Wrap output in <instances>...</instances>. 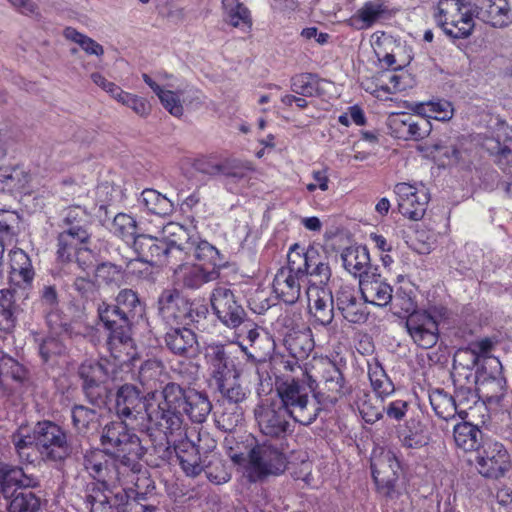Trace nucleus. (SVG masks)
Here are the masks:
<instances>
[{
  "mask_svg": "<svg viewBox=\"0 0 512 512\" xmlns=\"http://www.w3.org/2000/svg\"><path fill=\"white\" fill-rule=\"evenodd\" d=\"M212 409L207 395L175 382L162 390L149 391L145 396L131 384L121 386L116 394L115 411L124 421L147 420L164 433L167 444L170 436L184 434V415L192 422L202 423Z\"/></svg>",
  "mask_w": 512,
  "mask_h": 512,
  "instance_id": "f257e3e1",
  "label": "nucleus"
},
{
  "mask_svg": "<svg viewBox=\"0 0 512 512\" xmlns=\"http://www.w3.org/2000/svg\"><path fill=\"white\" fill-rule=\"evenodd\" d=\"M142 312V303L132 289H122L116 297V305L103 303L99 306V318L109 331L107 346L116 360L126 362L133 358L131 321Z\"/></svg>",
  "mask_w": 512,
  "mask_h": 512,
  "instance_id": "f03ea898",
  "label": "nucleus"
},
{
  "mask_svg": "<svg viewBox=\"0 0 512 512\" xmlns=\"http://www.w3.org/2000/svg\"><path fill=\"white\" fill-rule=\"evenodd\" d=\"M307 379H292L282 382L276 389L277 403H282L283 408L291 418L301 424L308 426L312 424L322 410L318 401L311 399L309 394L317 388L316 379L304 371Z\"/></svg>",
  "mask_w": 512,
  "mask_h": 512,
  "instance_id": "7ed1b4c3",
  "label": "nucleus"
},
{
  "mask_svg": "<svg viewBox=\"0 0 512 512\" xmlns=\"http://www.w3.org/2000/svg\"><path fill=\"white\" fill-rule=\"evenodd\" d=\"M100 440L106 452L119 458L122 466L129 469L131 474L141 471L140 459L146 450L138 435L128 428L124 420L105 425Z\"/></svg>",
  "mask_w": 512,
  "mask_h": 512,
  "instance_id": "20e7f679",
  "label": "nucleus"
},
{
  "mask_svg": "<svg viewBox=\"0 0 512 512\" xmlns=\"http://www.w3.org/2000/svg\"><path fill=\"white\" fill-rule=\"evenodd\" d=\"M288 464L289 459L282 446L263 441L256 443L248 452L243 473L251 483L262 482L283 474Z\"/></svg>",
  "mask_w": 512,
  "mask_h": 512,
  "instance_id": "39448f33",
  "label": "nucleus"
},
{
  "mask_svg": "<svg viewBox=\"0 0 512 512\" xmlns=\"http://www.w3.org/2000/svg\"><path fill=\"white\" fill-rule=\"evenodd\" d=\"M474 8L464 0H439L434 19L436 24L451 39L468 38L475 27Z\"/></svg>",
  "mask_w": 512,
  "mask_h": 512,
  "instance_id": "423d86ee",
  "label": "nucleus"
},
{
  "mask_svg": "<svg viewBox=\"0 0 512 512\" xmlns=\"http://www.w3.org/2000/svg\"><path fill=\"white\" fill-rule=\"evenodd\" d=\"M36 451L41 461L61 466L72 454L67 431L55 422L44 420L35 425Z\"/></svg>",
  "mask_w": 512,
  "mask_h": 512,
  "instance_id": "0eeeda50",
  "label": "nucleus"
},
{
  "mask_svg": "<svg viewBox=\"0 0 512 512\" xmlns=\"http://www.w3.org/2000/svg\"><path fill=\"white\" fill-rule=\"evenodd\" d=\"M166 232L177 237V245L181 250L178 262L193 259L200 262V265L217 270L224 264L225 259L215 246L196 233L190 234L182 225L170 223L166 226Z\"/></svg>",
  "mask_w": 512,
  "mask_h": 512,
  "instance_id": "6e6552de",
  "label": "nucleus"
},
{
  "mask_svg": "<svg viewBox=\"0 0 512 512\" xmlns=\"http://www.w3.org/2000/svg\"><path fill=\"white\" fill-rule=\"evenodd\" d=\"M91 233L82 231L75 233L63 230L57 235L56 256L61 263H75L82 271L90 270L95 263L92 250L88 247Z\"/></svg>",
  "mask_w": 512,
  "mask_h": 512,
  "instance_id": "1a4fd4ad",
  "label": "nucleus"
},
{
  "mask_svg": "<svg viewBox=\"0 0 512 512\" xmlns=\"http://www.w3.org/2000/svg\"><path fill=\"white\" fill-rule=\"evenodd\" d=\"M156 238L149 235H138L133 242V248L139 260L154 266H164L177 263L181 250L177 245V237Z\"/></svg>",
  "mask_w": 512,
  "mask_h": 512,
  "instance_id": "9d476101",
  "label": "nucleus"
},
{
  "mask_svg": "<svg viewBox=\"0 0 512 512\" xmlns=\"http://www.w3.org/2000/svg\"><path fill=\"white\" fill-rule=\"evenodd\" d=\"M446 308L431 307L428 310L411 313L405 322L413 342L423 348H432L439 338V320L446 316Z\"/></svg>",
  "mask_w": 512,
  "mask_h": 512,
  "instance_id": "9b49d317",
  "label": "nucleus"
},
{
  "mask_svg": "<svg viewBox=\"0 0 512 512\" xmlns=\"http://www.w3.org/2000/svg\"><path fill=\"white\" fill-rule=\"evenodd\" d=\"M83 466L86 472L97 482L90 485L108 487L120 483L131 473L125 469L121 460H116L106 452L96 449L84 454Z\"/></svg>",
  "mask_w": 512,
  "mask_h": 512,
  "instance_id": "f8f14e48",
  "label": "nucleus"
},
{
  "mask_svg": "<svg viewBox=\"0 0 512 512\" xmlns=\"http://www.w3.org/2000/svg\"><path fill=\"white\" fill-rule=\"evenodd\" d=\"M254 417L260 432L270 438L281 439L291 434L294 427L291 416L283 408L282 403L275 400H264L254 409Z\"/></svg>",
  "mask_w": 512,
  "mask_h": 512,
  "instance_id": "ddd939ff",
  "label": "nucleus"
},
{
  "mask_svg": "<svg viewBox=\"0 0 512 512\" xmlns=\"http://www.w3.org/2000/svg\"><path fill=\"white\" fill-rule=\"evenodd\" d=\"M469 461L480 475L490 479L503 477L510 467V455L504 445L491 439L484 440Z\"/></svg>",
  "mask_w": 512,
  "mask_h": 512,
  "instance_id": "4468645a",
  "label": "nucleus"
},
{
  "mask_svg": "<svg viewBox=\"0 0 512 512\" xmlns=\"http://www.w3.org/2000/svg\"><path fill=\"white\" fill-rule=\"evenodd\" d=\"M399 461L390 450L374 451L371 458V470L374 482L380 493L392 497L398 480Z\"/></svg>",
  "mask_w": 512,
  "mask_h": 512,
  "instance_id": "2eb2a0df",
  "label": "nucleus"
},
{
  "mask_svg": "<svg viewBox=\"0 0 512 512\" xmlns=\"http://www.w3.org/2000/svg\"><path fill=\"white\" fill-rule=\"evenodd\" d=\"M158 306L161 318L168 325H189L193 321L192 303L176 289L164 290Z\"/></svg>",
  "mask_w": 512,
  "mask_h": 512,
  "instance_id": "dca6fc26",
  "label": "nucleus"
},
{
  "mask_svg": "<svg viewBox=\"0 0 512 512\" xmlns=\"http://www.w3.org/2000/svg\"><path fill=\"white\" fill-rule=\"evenodd\" d=\"M211 306L220 322L228 328H237L245 321L246 312L238 304L230 288L225 286L214 288L211 295Z\"/></svg>",
  "mask_w": 512,
  "mask_h": 512,
  "instance_id": "f3484780",
  "label": "nucleus"
},
{
  "mask_svg": "<svg viewBox=\"0 0 512 512\" xmlns=\"http://www.w3.org/2000/svg\"><path fill=\"white\" fill-rule=\"evenodd\" d=\"M394 192L397 195L398 210L404 217L415 221L423 218L430 200L424 186L398 183Z\"/></svg>",
  "mask_w": 512,
  "mask_h": 512,
  "instance_id": "a211bd4d",
  "label": "nucleus"
},
{
  "mask_svg": "<svg viewBox=\"0 0 512 512\" xmlns=\"http://www.w3.org/2000/svg\"><path fill=\"white\" fill-rule=\"evenodd\" d=\"M390 134L401 140L419 141L431 132L430 121L422 116L409 113H392L387 120Z\"/></svg>",
  "mask_w": 512,
  "mask_h": 512,
  "instance_id": "6ab92c4d",
  "label": "nucleus"
},
{
  "mask_svg": "<svg viewBox=\"0 0 512 512\" xmlns=\"http://www.w3.org/2000/svg\"><path fill=\"white\" fill-rule=\"evenodd\" d=\"M205 361L208 367L211 380L216 387L220 384L240 378L241 372L236 367L234 361L230 358L223 344H209L205 348Z\"/></svg>",
  "mask_w": 512,
  "mask_h": 512,
  "instance_id": "aec40b11",
  "label": "nucleus"
},
{
  "mask_svg": "<svg viewBox=\"0 0 512 512\" xmlns=\"http://www.w3.org/2000/svg\"><path fill=\"white\" fill-rule=\"evenodd\" d=\"M79 375L83 380V390L92 404L105 403L107 388L105 380L107 371L102 364L93 360H87L79 367Z\"/></svg>",
  "mask_w": 512,
  "mask_h": 512,
  "instance_id": "412c9836",
  "label": "nucleus"
},
{
  "mask_svg": "<svg viewBox=\"0 0 512 512\" xmlns=\"http://www.w3.org/2000/svg\"><path fill=\"white\" fill-rule=\"evenodd\" d=\"M303 279L302 267L288 266L280 268L272 283L273 293L276 298L286 304H294L301 295V281Z\"/></svg>",
  "mask_w": 512,
  "mask_h": 512,
  "instance_id": "4be33fe9",
  "label": "nucleus"
},
{
  "mask_svg": "<svg viewBox=\"0 0 512 512\" xmlns=\"http://www.w3.org/2000/svg\"><path fill=\"white\" fill-rule=\"evenodd\" d=\"M482 145L502 169L512 168V128L499 124L491 136L485 137Z\"/></svg>",
  "mask_w": 512,
  "mask_h": 512,
  "instance_id": "5701e85b",
  "label": "nucleus"
},
{
  "mask_svg": "<svg viewBox=\"0 0 512 512\" xmlns=\"http://www.w3.org/2000/svg\"><path fill=\"white\" fill-rule=\"evenodd\" d=\"M308 307L315 320L323 326L334 318V297L330 288L312 283L306 290Z\"/></svg>",
  "mask_w": 512,
  "mask_h": 512,
  "instance_id": "b1692460",
  "label": "nucleus"
},
{
  "mask_svg": "<svg viewBox=\"0 0 512 512\" xmlns=\"http://www.w3.org/2000/svg\"><path fill=\"white\" fill-rule=\"evenodd\" d=\"M10 271L9 284L16 289L27 290L32 287L35 270L29 255L22 249H13L9 253Z\"/></svg>",
  "mask_w": 512,
  "mask_h": 512,
  "instance_id": "393cba45",
  "label": "nucleus"
},
{
  "mask_svg": "<svg viewBox=\"0 0 512 512\" xmlns=\"http://www.w3.org/2000/svg\"><path fill=\"white\" fill-rule=\"evenodd\" d=\"M178 325L171 327L165 334L164 340L167 349L178 356L192 358L199 352V343L195 332L186 327Z\"/></svg>",
  "mask_w": 512,
  "mask_h": 512,
  "instance_id": "a878e982",
  "label": "nucleus"
},
{
  "mask_svg": "<svg viewBox=\"0 0 512 512\" xmlns=\"http://www.w3.org/2000/svg\"><path fill=\"white\" fill-rule=\"evenodd\" d=\"M474 17L493 27H505L512 22V13L507 0H475Z\"/></svg>",
  "mask_w": 512,
  "mask_h": 512,
  "instance_id": "bb28decb",
  "label": "nucleus"
},
{
  "mask_svg": "<svg viewBox=\"0 0 512 512\" xmlns=\"http://www.w3.org/2000/svg\"><path fill=\"white\" fill-rule=\"evenodd\" d=\"M174 276L182 287L196 290L206 283L215 281L219 277V271L203 265L186 263L175 269Z\"/></svg>",
  "mask_w": 512,
  "mask_h": 512,
  "instance_id": "cd10ccee",
  "label": "nucleus"
},
{
  "mask_svg": "<svg viewBox=\"0 0 512 512\" xmlns=\"http://www.w3.org/2000/svg\"><path fill=\"white\" fill-rule=\"evenodd\" d=\"M337 309L351 323H361L366 320L364 304L357 298V291L352 285L341 284L335 292Z\"/></svg>",
  "mask_w": 512,
  "mask_h": 512,
  "instance_id": "c85d7f7f",
  "label": "nucleus"
},
{
  "mask_svg": "<svg viewBox=\"0 0 512 512\" xmlns=\"http://www.w3.org/2000/svg\"><path fill=\"white\" fill-rule=\"evenodd\" d=\"M360 291L365 302L379 307L387 306L393 299L392 287L381 275H365L359 281Z\"/></svg>",
  "mask_w": 512,
  "mask_h": 512,
  "instance_id": "c756f323",
  "label": "nucleus"
},
{
  "mask_svg": "<svg viewBox=\"0 0 512 512\" xmlns=\"http://www.w3.org/2000/svg\"><path fill=\"white\" fill-rule=\"evenodd\" d=\"M303 278L311 276L319 279L318 286H325L331 278L332 272L329 258L321 248L309 246L303 254Z\"/></svg>",
  "mask_w": 512,
  "mask_h": 512,
  "instance_id": "7c9ffc66",
  "label": "nucleus"
},
{
  "mask_svg": "<svg viewBox=\"0 0 512 512\" xmlns=\"http://www.w3.org/2000/svg\"><path fill=\"white\" fill-rule=\"evenodd\" d=\"M177 461L188 477H196L205 469L206 453L200 454L199 449L190 442L175 447Z\"/></svg>",
  "mask_w": 512,
  "mask_h": 512,
  "instance_id": "2f4dec72",
  "label": "nucleus"
},
{
  "mask_svg": "<svg viewBox=\"0 0 512 512\" xmlns=\"http://www.w3.org/2000/svg\"><path fill=\"white\" fill-rule=\"evenodd\" d=\"M490 378L495 379V376H484L479 370L478 365H471L466 358L459 359L458 353L456 354L452 371L454 386L476 387L477 384H482Z\"/></svg>",
  "mask_w": 512,
  "mask_h": 512,
  "instance_id": "473e14b6",
  "label": "nucleus"
},
{
  "mask_svg": "<svg viewBox=\"0 0 512 512\" xmlns=\"http://www.w3.org/2000/svg\"><path fill=\"white\" fill-rule=\"evenodd\" d=\"M39 485V481L34 476L24 474L18 467H10L0 463V493L8 498L13 487L34 488Z\"/></svg>",
  "mask_w": 512,
  "mask_h": 512,
  "instance_id": "72a5a7b5",
  "label": "nucleus"
},
{
  "mask_svg": "<svg viewBox=\"0 0 512 512\" xmlns=\"http://www.w3.org/2000/svg\"><path fill=\"white\" fill-rule=\"evenodd\" d=\"M368 378L377 399L383 402L395 392V386L378 359L368 361Z\"/></svg>",
  "mask_w": 512,
  "mask_h": 512,
  "instance_id": "f704fd0d",
  "label": "nucleus"
},
{
  "mask_svg": "<svg viewBox=\"0 0 512 512\" xmlns=\"http://www.w3.org/2000/svg\"><path fill=\"white\" fill-rule=\"evenodd\" d=\"M343 267L350 274L362 279L365 275H369L367 269L370 265V256L366 247H347L341 253Z\"/></svg>",
  "mask_w": 512,
  "mask_h": 512,
  "instance_id": "c9c22d12",
  "label": "nucleus"
},
{
  "mask_svg": "<svg viewBox=\"0 0 512 512\" xmlns=\"http://www.w3.org/2000/svg\"><path fill=\"white\" fill-rule=\"evenodd\" d=\"M137 203L140 209L158 216H168L174 210L173 203L169 198L150 188L142 191Z\"/></svg>",
  "mask_w": 512,
  "mask_h": 512,
  "instance_id": "e433bc0d",
  "label": "nucleus"
},
{
  "mask_svg": "<svg viewBox=\"0 0 512 512\" xmlns=\"http://www.w3.org/2000/svg\"><path fill=\"white\" fill-rule=\"evenodd\" d=\"M453 437L455 444L458 448L465 452H472L481 446L482 442V431L475 425L469 422L459 423L454 426Z\"/></svg>",
  "mask_w": 512,
  "mask_h": 512,
  "instance_id": "4c0bfd02",
  "label": "nucleus"
},
{
  "mask_svg": "<svg viewBox=\"0 0 512 512\" xmlns=\"http://www.w3.org/2000/svg\"><path fill=\"white\" fill-rule=\"evenodd\" d=\"M224 19L233 27L249 30L252 18L249 9L239 0H222Z\"/></svg>",
  "mask_w": 512,
  "mask_h": 512,
  "instance_id": "58836bf2",
  "label": "nucleus"
},
{
  "mask_svg": "<svg viewBox=\"0 0 512 512\" xmlns=\"http://www.w3.org/2000/svg\"><path fill=\"white\" fill-rule=\"evenodd\" d=\"M386 10L381 0L368 1L351 18V25L357 29L371 28Z\"/></svg>",
  "mask_w": 512,
  "mask_h": 512,
  "instance_id": "ea45409f",
  "label": "nucleus"
},
{
  "mask_svg": "<svg viewBox=\"0 0 512 512\" xmlns=\"http://www.w3.org/2000/svg\"><path fill=\"white\" fill-rule=\"evenodd\" d=\"M29 182V174L20 166L0 167V191H20Z\"/></svg>",
  "mask_w": 512,
  "mask_h": 512,
  "instance_id": "a19ab883",
  "label": "nucleus"
},
{
  "mask_svg": "<svg viewBox=\"0 0 512 512\" xmlns=\"http://www.w3.org/2000/svg\"><path fill=\"white\" fill-rule=\"evenodd\" d=\"M10 494L8 512H37L40 509V499L33 492L16 487Z\"/></svg>",
  "mask_w": 512,
  "mask_h": 512,
  "instance_id": "79ce46f5",
  "label": "nucleus"
},
{
  "mask_svg": "<svg viewBox=\"0 0 512 512\" xmlns=\"http://www.w3.org/2000/svg\"><path fill=\"white\" fill-rule=\"evenodd\" d=\"M163 375V364L159 360L150 359L141 365L138 380L147 390L157 391V385L162 382Z\"/></svg>",
  "mask_w": 512,
  "mask_h": 512,
  "instance_id": "37998d69",
  "label": "nucleus"
},
{
  "mask_svg": "<svg viewBox=\"0 0 512 512\" xmlns=\"http://www.w3.org/2000/svg\"><path fill=\"white\" fill-rule=\"evenodd\" d=\"M323 81L313 73H299L291 78V91L303 97L320 95V84Z\"/></svg>",
  "mask_w": 512,
  "mask_h": 512,
  "instance_id": "c03bdc74",
  "label": "nucleus"
},
{
  "mask_svg": "<svg viewBox=\"0 0 512 512\" xmlns=\"http://www.w3.org/2000/svg\"><path fill=\"white\" fill-rule=\"evenodd\" d=\"M205 472L210 482L220 485L227 483L231 479V474L224 461L218 453L214 451L206 452Z\"/></svg>",
  "mask_w": 512,
  "mask_h": 512,
  "instance_id": "a18cd8bd",
  "label": "nucleus"
},
{
  "mask_svg": "<svg viewBox=\"0 0 512 512\" xmlns=\"http://www.w3.org/2000/svg\"><path fill=\"white\" fill-rule=\"evenodd\" d=\"M430 404L435 414L444 420L454 418L458 414L453 396L443 390L436 389L429 394Z\"/></svg>",
  "mask_w": 512,
  "mask_h": 512,
  "instance_id": "49530a36",
  "label": "nucleus"
},
{
  "mask_svg": "<svg viewBox=\"0 0 512 512\" xmlns=\"http://www.w3.org/2000/svg\"><path fill=\"white\" fill-rule=\"evenodd\" d=\"M284 344L291 355L305 359L314 347L309 331H296L287 335Z\"/></svg>",
  "mask_w": 512,
  "mask_h": 512,
  "instance_id": "de8ad7c7",
  "label": "nucleus"
},
{
  "mask_svg": "<svg viewBox=\"0 0 512 512\" xmlns=\"http://www.w3.org/2000/svg\"><path fill=\"white\" fill-rule=\"evenodd\" d=\"M20 220L17 212L0 209V244L11 245L15 242Z\"/></svg>",
  "mask_w": 512,
  "mask_h": 512,
  "instance_id": "09e8293b",
  "label": "nucleus"
},
{
  "mask_svg": "<svg viewBox=\"0 0 512 512\" xmlns=\"http://www.w3.org/2000/svg\"><path fill=\"white\" fill-rule=\"evenodd\" d=\"M65 228L63 230H71L78 233L80 230L89 231L90 215L86 208L81 206H71L63 213L62 219Z\"/></svg>",
  "mask_w": 512,
  "mask_h": 512,
  "instance_id": "8fccbe9b",
  "label": "nucleus"
},
{
  "mask_svg": "<svg viewBox=\"0 0 512 512\" xmlns=\"http://www.w3.org/2000/svg\"><path fill=\"white\" fill-rule=\"evenodd\" d=\"M13 380L22 385L27 380V370L12 357L0 351V381Z\"/></svg>",
  "mask_w": 512,
  "mask_h": 512,
  "instance_id": "3c124183",
  "label": "nucleus"
},
{
  "mask_svg": "<svg viewBox=\"0 0 512 512\" xmlns=\"http://www.w3.org/2000/svg\"><path fill=\"white\" fill-rule=\"evenodd\" d=\"M12 443L22 462L32 464L39 458L36 451L35 428L33 429V435L14 433Z\"/></svg>",
  "mask_w": 512,
  "mask_h": 512,
  "instance_id": "603ef678",
  "label": "nucleus"
},
{
  "mask_svg": "<svg viewBox=\"0 0 512 512\" xmlns=\"http://www.w3.org/2000/svg\"><path fill=\"white\" fill-rule=\"evenodd\" d=\"M108 487L101 485H88L85 504L90 512H114L113 506L106 494Z\"/></svg>",
  "mask_w": 512,
  "mask_h": 512,
  "instance_id": "864d4df0",
  "label": "nucleus"
},
{
  "mask_svg": "<svg viewBox=\"0 0 512 512\" xmlns=\"http://www.w3.org/2000/svg\"><path fill=\"white\" fill-rule=\"evenodd\" d=\"M417 113L425 118H434L440 121H448L452 118L454 109L447 100L429 101L417 106Z\"/></svg>",
  "mask_w": 512,
  "mask_h": 512,
  "instance_id": "5fc2aeb1",
  "label": "nucleus"
},
{
  "mask_svg": "<svg viewBox=\"0 0 512 512\" xmlns=\"http://www.w3.org/2000/svg\"><path fill=\"white\" fill-rule=\"evenodd\" d=\"M217 390L221 396L232 404H240L244 402L250 395L248 387L240 383V378H232L217 386Z\"/></svg>",
  "mask_w": 512,
  "mask_h": 512,
  "instance_id": "6e6d98bb",
  "label": "nucleus"
},
{
  "mask_svg": "<svg viewBox=\"0 0 512 512\" xmlns=\"http://www.w3.org/2000/svg\"><path fill=\"white\" fill-rule=\"evenodd\" d=\"M71 416L73 426L80 433H85L91 428H95L98 422L97 412L82 405L74 406Z\"/></svg>",
  "mask_w": 512,
  "mask_h": 512,
  "instance_id": "4d7b16f0",
  "label": "nucleus"
},
{
  "mask_svg": "<svg viewBox=\"0 0 512 512\" xmlns=\"http://www.w3.org/2000/svg\"><path fill=\"white\" fill-rule=\"evenodd\" d=\"M111 230L115 235L126 242H134V239L137 237V225L135 219L124 213H119L114 217Z\"/></svg>",
  "mask_w": 512,
  "mask_h": 512,
  "instance_id": "13d9d810",
  "label": "nucleus"
},
{
  "mask_svg": "<svg viewBox=\"0 0 512 512\" xmlns=\"http://www.w3.org/2000/svg\"><path fill=\"white\" fill-rule=\"evenodd\" d=\"M478 398L476 387L454 386L453 399L457 406L458 415L462 419L467 416V410L478 402Z\"/></svg>",
  "mask_w": 512,
  "mask_h": 512,
  "instance_id": "bf43d9fd",
  "label": "nucleus"
},
{
  "mask_svg": "<svg viewBox=\"0 0 512 512\" xmlns=\"http://www.w3.org/2000/svg\"><path fill=\"white\" fill-rule=\"evenodd\" d=\"M63 35L67 40L77 43L89 55L102 56L104 54L102 45L72 27L65 28Z\"/></svg>",
  "mask_w": 512,
  "mask_h": 512,
  "instance_id": "052dcab7",
  "label": "nucleus"
},
{
  "mask_svg": "<svg viewBox=\"0 0 512 512\" xmlns=\"http://www.w3.org/2000/svg\"><path fill=\"white\" fill-rule=\"evenodd\" d=\"M186 89H164L159 98L162 106L174 117L180 118L184 114V107L181 101V96L185 93Z\"/></svg>",
  "mask_w": 512,
  "mask_h": 512,
  "instance_id": "680f3d73",
  "label": "nucleus"
},
{
  "mask_svg": "<svg viewBox=\"0 0 512 512\" xmlns=\"http://www.w3.org/2000/svg\"><path fill=\"white\" fill-rule=\"evenodd\" d=\"M97 280L107 285H120L124 279V271L120 266L110 262H104L95 270Z\"/></svg>",
  "mask_w": 512,
  "mask_h": 512,
  "instance_id": "e2e57ef3",
  "label": "nucleus"
},
{
  "mask_svg": "<svg viewBox=\"0 0 512 512\" xmlns=\"http://www.w3.org/2000/svg\"><path fill=\"white\" fill-rule=\"evenodd\" d=\"M251 170L252 166L248 161L227 159L220 162L219 175L238 180L245 178Z\"/></svg>",
  "mask_w": 512,
  "mask_h": 512,
  "instance_id": "0e129e2a",
  "label": "nucleus"
},
{
  "mask_svg": "<svg viewBox=\"0 0 512 512\" xmlns=\"http://www.w3.org/2000/svg\"><path fill=\"white\" fill-rule=\"evenodd\" d=\"M492 345L490 339H482L473 343L469 349L458 352V357L459 359L466 358L471 365H479L481 357L491 351Z\"/></svg>",
  "mask_w": 512,
  "mask_h": 512,
  "instance_id": "69168bd1",
  "label": "nucleus"
},
{
  "mask_svg": "<svg viewBox=\"0 0 512 512\" xmlns=\"http://www.w3.org/2000/svg\"><path fill=\"white\" fill-rule=\"evenodd\" d=\"M419 423L408 422L406 427L399 431V438L404 447L420 448L424 445V440L419 434L417 426Z\"/></svg>",
  "mask_w": 512,
  "mask_h": 512,
  "instance_id": "338daca9",
  "label": "nucleus"
},
{
  "mask_svg": "<svg viewBox=\"0 0 512 512\" xmlns=\"http://www.w3.org/2000/svg\"><path fill=\"white\" fill-rule=\"evenodd\" d=\"M360 415L368 424H374L384 416V405L374 404L371 399L364 400L358 406Z\"/></svg>",
  "mask_w": 512,
  "mask_h": 512,
  "instance_id": "774afa93",
  "label": "nucleus"
}]
</instances>
